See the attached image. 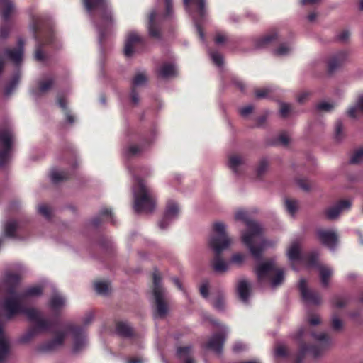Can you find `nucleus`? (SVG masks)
<instances>
[{
	"mask_svg": "<svg viewBox=\"0 0 363 363\" xmlns=\"http://www.w3.org/2000/svg\"><path fill=\"white\" fill-rule=\"evenodd\" d=\"M78 329L74 330V340L73 350L74 352H78L82 350L86 345L85 336L83 335L81 337L78 336Z\"/></svg>",
	"mask_w": 363,
	"mask_h": 363,
	"instance_id": "obj_27",
	"label": "nucleus"
},
{
	"mask_svg": "<svg viewBox=\"0 0 363 363\" xmlns=\"http://www.w3.org/2000/svg\"><path fill=\"white\" fill-rule=\"evenodd\" d=\"M235 218L245 223L247 230L242 233V241L247 247L251 255L255 259H259L264 250L271 245V243L262 237L263 228L257 222L250 220L247 213L244 210L237 211Z\"/></svg>",
	"mask_w": 363,
	"mask_h": 363,
	"instance_id": "obj_1",
	"label": "nucleus"
},
{
	"mask_svg": "<svg viewBox=\"0 0 363 363\" xmlns=\"http://www.w3.org/2000/svg\"><path fill=\"white\" fill-rule=\"evenodd\" d=\"M287 354V349L284 345L278 346L275 350V354L277 357H284Z\"/></svg>",
	"mask_w": 363,
	"mask_h": 363,
	"instance_id": "obj_51",
	"label": "nucleus"
},
{
	"mask_svg": "<svg viewBox=\"0 0 363 363\" xmlns=\"http://www.w3.org/2000/svg\"><path fill=\"white\" fill-rule=\"evenodd\" d=\"M350 35L349 31L344 30L338 35V39L342 42H346L349 39Z\"/></svg>",
	"mask_w": 363,
	"mask_h": 363,
	"instance_id": "obj_61",
	"label": "nucleus"
},
{
	"mask_svg": "<svg viewBox=\"0 0 363 363\" xmlns=\"http://www.w3.org/2000/svg\"><path fill=\"white\" fill-rule=\"evenodd\" d=\"M38 211L41 215H43L45 218H48L50 216V213H51L50 209L46 205L42 204V205L39 206Z\"/></svg>",
	"mask_w": 363,
	"mask_h": 363,
	"instance_id": "obj_50",
	"label": "nucleus"
},
{
	"mask_svg": "<svg viewBox=\"0 0 363 363\" xmlns=\"http://www.w3.org/2000/svg\"><path fill=\"white\" fill-rule=\"evenodd\" d=\"M277 38V34L276 33H272L270 34L264 36L261 40L259 44V46H264L267 44L271 43L272 40L276 39Z\"/></svg>",
	"mask_w": 363,
	"mask_h": 363,
	"instance_id": "obj_44",
	"label": "nucleus"
},
{
	"mask_svg": "<svg viewBox=\"0 0 363 363\" xmlns=\"http://www.w3.org/2000/svg\"><path fill=\"white\" fill-rule=\"evenodd\" d=\"M245 259V256L242 253H235L233 255L230 263L240 266L243 264Z\"/></svg>",
	"mask_w": 363,
	"mask_h": 363,
	"instance_id": "obj_39",
	"label": "nucleus"
},
{
	"mask_svg": "<svg viewBox=\"0 0 363 363\" xmlns=\"http://www.w3.org/2000/svg\"><path fill=\"white\" fill-rule=\"evenodd\" d=\"M50 178L53 182L57 183L66 179L67 175L65 172L54 169L50 173Z\"/></svg>",
	"mask_w": 363,
	"mask_h": 363,
	"instance_id": "obj_35",
	"label": "nucleus"
},
{
	"mask_svg": "<svg viewBox=\"0 0 363 363\" xmlns=\"http://www.w3.org/2000/svg\"><path fill=\"white\" fill-rule=\"evenodd\" d=\"M210 55L212 60L217 66H221L223 65V60L220 54L216 52H211Z\"/></svg>",
	"mask_w": 363,
	"mask_h": 363,
	"instance_id": "obj_46",
	"label": "nucleus"
},
{
	"mask_svg": "<svg viewBox=\"0 0 363 363\" xmlns=\"http://www.w3.org/2000/svg\"><path fill=\"white\" fill-rule=\"evenodd\" d=\"M179 206L174 201H169L162 220L159 223L161 229H164L170 223L177 218L179 216Z\"/></svg>",
	"mask_w": 363,
	"mask_h": 363,
	"instance_id": "obj_12",
	"label": "nucleus"
},
{
	"mask_svg": "<svg viewBox=\"0 0 363 363\" xmlns=\"http://www.w3.org/2000/svg\"><path fill=\"white\" fill-rule=\"evenodd\" d=\"M346 59V55L341 53L337 56L333 57L328 62V71L333 72L340 67Z\"/></svg>",
	"mask_w": 363,
	"mask_h": 363,
	"instance_id": "obj_24",
	"label": "nucleus"
},
{
	"mask_svg": "<svg viewBox=\"0 0 363 363\" xmlns=\"http://www.w3.org/2000/svg\"><path fill=\"white\" fill-rule=\"evenodd\" d=\"M64 334L59 335L54 340L49 342L46 346L45 350H54L56 347L60 346L64 340Z\"/></svg>",
	"mask_w": 363,
	"mask_h": 363,
	"instance_id": "obj_36",
	"label": "nucleus"
},
{
	"mask_svg": "<svg viewBox=\"0 0 363 363\" xmlns=\"http://www.w3.org/2000/svg\"><path fill=\"white\" fill-rule=\"evenodd\" d=\"M133 187L134 210L137 213H150L155 206V199L152 191L145 186L143 181L136 179Z\"/></svg>",
	"mask_w": 363,
	"mask_h": 363,
	"instance_id": "obj_3",
	"label": "nucleus"
},
{
	"mask_svg": "<svg viewBox=\"0 0 363 363\" xmlns=\"http://www.w3.org/2000/svg\"><path fill=\"white\" fill-rule=\"evenodd\" d=\"M94 289L97 294L106 295L109 291V284L106 281H96L94 283Z\"/></svg>",
	"mask_w": 363,
	"mask_h": 363,
	"instance_id": "obj_33",
	"label": "nucleus"
},
{
	"mask_svg": "<svg viewBox=\"0 0 363 363\" xmlns=\"http://www.w3.org/2000/svg\"><path fill=\"white\" fill-rule=\"evenodd\" d=\"M157 74L162 79H168L177 74V69L173 64H164L158 69Z\"/></svg>",
	"mask_w": 363,
	"mask_h": 363,
	"instance_id": "obj_21",
	"label": "nucleus"
},
{
	"mask_svg": "<svg viewBox=\"0 0 363 363\" xmlns=\"http://www.w3.org/2000/svg\"><path fill=\"white\" fill-rule=\"evenodd\" d=\"M19 81V75L16 74L13 77V80L10 82V84L6 86L5 90V94L9 95L12 90L16 88Z\"/></svg>",
	"mask_w": 363,
	"mask_h": 363,
	"instance_id": "obj_41",
	"label": "nucleus"
},
{
	"mask_svg": "<svg viewBox=\"0 0 363 363\" xmlns=\"http://www.w3.org/2000/svg\"><path fill=\"white\" fill-rule=\"evenodd\" d=\"M27 317L32 320H38L37 328L38 329H45L46 328V322L43 320L39 319V313L37 311L34 309H29L24 311Z\"/></svg>",
	"mask_w": 363,
	"mask_h": 363,
	"instance_id": "obj_25",
	"label": "nucleus"
},
{
	"mask_svg": "<svg viewBox=\"0 0 363 363\" xmlns=\"http://www.w3.org/2000/svg\"><path fill=\"white\" fill-rule=\"evenodd\" d=\"M228 166L235 174H240L245 168V160L239 155H232L229 157Z\"/></svg>",
	"mask_w": 363,
	"mask_h": 363,
	"instance_id": "obj_16",
	"label": "nucleus"
},
{
	"mask_svg": "<svg viewBox=\"0 0 363 363\" xmlns=\"http://www.w3.org/2000/svg\"><path fill=\"white\" fill-rule=\"evenodd\" d=\"M287 257L291 262L301 259V247L298 242L291 243L287 251Z\"/></svg>",
	"mask_w": 363,
	"mask_h": 363,
	"instance_id": "obj_22",
	"label": "nucleus"
},
{
	"mask_svg": "<svg viewBox=\"0 0 363 363\" xmlns=\"http://www.w3.org/2000/svg\"><path fill=\"white\" fill-rule=\"evenodd\" d=\"M351 204L352 203L350 200L340 201L336 205L327 208L325 211V214L328 219L335 220L338 218L342 211L348 210L350 208Z\"/></svg>",
	"mask_w": 363,
	"mask_h": 363,
	"instance_id": "obj_13",
	"label": "nucleus"
},
{
	"mask_svg": "<svg viewBox=\"0 0 363 363\" xmlns=\"http://www.w3.org/2000/svg\"><path fill=\"white\" fill-rule=\"evenodd\" d=\"M84 5L87 11L91 13L96 9L99 10L100 24L99 30L102 35V29L108 27L112 23L111 10L108 8L107 0H83Z\"/></svg>",
	"mask_w": 363,
	"mask_h": 363,
	"instance_id": "obj_7",
	"label": "nucleus"
},
{
	"mask_svg": "<svg viewBox=\"0 0 363 363\" xmlns=\"http://www.w3.org/2000/svg\"><path fill=\"white\" fill-rule=\"evenodd\" d=\"M279 141L281 144L286 145L289 142V136L286 133H283L279 136Z\"/></svg>",
	"mask_w": 363,
	"mask_h": 363,
	"instance_id": "obj_56",
	"label": "nucleus"
},
{
	"mask_svg": "<svg viewBox=\"0 0 363 363\" xmlns=\"http://www.w3.org/2000/svg\"><path fill=\"white\" fill-rule=\"evenodd\" d=\"M116 332L121 336L128 337L132 334V329L127 323L121 322L116 325Z\"/></svg>",
	"mask_w": 363,
	"mask_h": 363,
	"instance_id": "obj_30",
	"label": "nucleus"
},
{
	"mask_svg": "<svg viewBox=\"0 0 363 363\" xmlns=\"http://www.w3.org/2000/svg\"><path fill=\"white\" fill-rule=\"evenodd\" d=\"M42 288L40 286H34L26 290L25 292L19 294H15L13 291H9V296L4 303V308L8 313V318L13 315L22 311L21 303L25 302L29 297L38 296L42 294Z\"/></svg>",
	"mask_w": 363,
	"mask_h": 363,
	"instance_id": "obj_4",
	"label": "nucleus"
},
{
	"mask_svg": "<svg viewBox=\"0 0 363 363\" xmlns=\"http://www.w3.org/2000/svg\"><path fill=\"white\" fill-rule=\"evenodd\" d=\"M230 245V240L226 235V225L222 222L213 224V235L209 240V245L215 253L213 262V270L218 273L225 272L228 269V263L220 257V253Z\"/></svg>",
	"mask_w": 363,
	"mask_h": 363,
	"instance_id": "obj_2",
	"label": "nucleus"
},
{
	"mask_svg": "<svg viewBox=\"0 0 363 363\" xmlns=\"http://www.w3.org/2000/svg\"><path fill=\"white\" fill-rule=\"evenodd\" d=\"M267 167L268 164L265 160L261 161L257 169V174L259 176L262 174L267 170Z\"/></svg>",
	"mask_w": 363,
	"mask_h": 363,
	"instance_id": "obj_52",
	"label": "nucleus"
},
{
	"mask_svg": "<svg viewBox=\"0 0 363 363\" xmlns=\"http://www.w3.org/2000/svg\"><path fill=\"white\" fill-rule=\"evenodd\" d=\"M359 110V108H358L357 104L355 106L350 107L347 111L348 116L353 118H357V112Z\"/></svg>",
	"mask_w": 363,
	"mask_h": 363,
	"instance_id": "obj_54",
	"label": "nucleus"
},
{
	"mask_svg": "<svg viewBox=\"0 0 363 363\" xmlns=\"http://www.w3.org/2000/svg\"><path fill=\"white\" fill-rule=\"evenodd\" d=\"M253 111V107L252 106H247L244 108H242L240 110V113L242 116H247L250 113H251Z\"/></svg>",
	"mask_w": 363,
	"mask_h": 363,
	"instance_id": "obj_58",
	"label": "nucleus"
},
{
	"mask_svg": "<svg viewBox=\"0 0 363 363\" xmlns=\"http://www.w3.org/2000/svg\"><path fill=\"white\" fill-rule=\"evenodd\" d=\"M0 6L4 8L3 18L7 21L10 14L14 11V5L11 0H0Z\"/></svg>",
	"mask_w": 363,
	"mask_h": 363,
	"instance_id": "obj_26",
	"label": "nucleus"
},
{
	"mask_svg": "<svg viewBox=\"0 0 363 363\" xmlns=\"http://www.w3.org/2000/svg\"><path fill=\"white\" fill-rule=\"evenodd\" d=\"M19 280L20 278L18 275L11 273L6 274L5 277L6 283L9 285L16 284L19 281Z\"/></svg>",
	"mask_w": 363,
	"mask_h": 363,
	"instance_id": "obj_45",
	"label": "nucleus"
},
{
	"mask_svg": "<svg viewBox=\"0 0 363 363\" xmlns=\"http://www.w3.org/2000/svg\"><path fill=\"white\" fill-rule=\"evenodd\" d=\"M161 20L156 11H153L150 13L149 16L148 30L151 37L158 38H160V30L157 26V21Z\"/></svg>",
	"mask_w": 363,
	"mask_h": 363,
	"instance_id": "obj_15",
	"label": "nucleus"
},
{
	"mask_svg": "<svg viewBox=\"0 0 363 363\" xmlns=\"http://www.w3.org/2000/svg\"><path fill=\"white\" fill-rule=\"evenodd\" d=\"M298 287L301 296L306 302L311 304H319L320 303L321 298L320 295L307 289L305 279H301L300 280Z\"/></svg>",
	"mask_w": 363,
	"mask_h": 363,
	"instance_id": "obj_14",
	"label": "nucleus"
},
{
	"mask_svg": "<svg viewBox=\"0 0 363 363\" xmlns=\"http://www.w3.org/2000/svg\"><path fill=\"white\" fill-rule=\"evenodd\" d=\"M363 161V147L357 150L350 159V162L357 164Z\"/></svg>",
	"mask_w": 363,
	"mask_h": 363,
	"instance_id": "obj_43",
	"label": "nucleus"
},
{
	"mask_svg": "<svg viewBox=\"0 0 363 363\" xmlns=\"http://www.w3.org/2000/svg\"><path fill=\"white\" fill-rule=\"evenodd\" d=\"M198 6L199 14L202 16L204 14L205 0H199Z\"/></svg>",
	"mask_w": 363,
	"mask_h": 363,
	"instance_id": "obj_63",
	"label": "nucleus"
},
{
	"mask_svg": "<svg viewBox=\"0 0 363 363\" xmlns=\"http://www.w3.org/2000/svg\"><path fill=\"white\" fill-rule=\"evenodd\" d=\"M213 307L218 311H223L225 308V298L223 294L219 295L213 303Z\"/></svg>",
	"mask_w": 363,
	"mask_h": 363,
	"instance_id": "obj_38",
	"label": "nucleus"
},
{
	"mask_svg": "<svg viewBox=\"0 0 363 363\" xmlns=\"http://www.w3.org/2000/svg\"><path fill=\"white\" fill-rule=\"evenodd\" d=\"M147 82V77L144 73H138L136 74L133 81L134 86H140L144 85Z\"/></svg>",
	"mask_w": 363,
	"mask_h": 363,
	"instance_id": "obj_37",
	"label": "nucleus"
},
{
	"mask_svg": "<svg viewBox=\"0 0 363 363\" xmlns=\"http://www.w3.org/2000/svg\"><path fill=\"white\" fill-rule=\"evenodd\" d=\"M12 140L13 134L11 130H0V143L4 148L0 152V165H3L9 157Z\"/></svg>",
	"mask_w": 363,
	"mask_h": 363,
	"instance_id": "obj_9",
	"label": "nucleus"
},
{
	"mask_svg": "<svg viewBox=\"0 0 363 363\" xmlns=\"http://www.w3.org/2000/svg\"><path fill=\"white\" fill-rule=\"evenodd\" d=\"M343 132H342V125L341 122L338 121L335 124V137L337 140H340L342 138Z\"/></svg>",
	"mask_w": 363,
	"mask_h": 363,
	"instance_id": "obj_47",
	"label": "nucleus"
},
{
	"mask_svg": "<svg viewBox=\"0 0 363 363\" xmlns=\"http://www.w3.org/2000/svg\"><path fill=\"white\" fill-rule=\"evenodd\" d=\"M311 335L315 339V340H316V345L311 348L308 347L306 345H301L296 363H301L302 359L307 353L314 358L319 357L330 347L331 345V340L326 334L320 333L317 335L311 333Z\"/></svg>",
	"mask_w": 363,
	"mask_h": 363,
	"instance_id": "obj_5",
	"label": "nucleus"
},
{
	"mask_svg": "<svg viewBox=\"0 0 363 363\" xmlns=\"http://www.w3.org/2000/svg\"><path fill=\"white\" fill-rule=\"evenodd\" d=\"M308 322L311 325H316L320 323V319L318 315H313L308 318Z\"/></svg>",
	"mask_w": 363,
	"mask_h": 363,
	"instance_id": "obj_62",
	"label": "nucleus"
},
{
	"mask_svg": "<svg viewBox=\"0 0 363 363\" xmlns=\"http://www.w3.org/2000/svg\"><path fill=\"white\" fill-rule=\"evenodd\" d=\"M192 348L191 346L180 347L177 350L178 357L184 363H194L191 357Z\"/></svg>",
	"mask_w": 363,
	"mask_h": 363,
	"instance_id": "obj_23",
	"label": "nucleus"
},
{
	"mask_svg": "<svg viewBox=\"0 0 363 363\" xmlns=\"http://www.w3.org/2000/svg\"><path fill=\"white\" fill-rule=\"evenodd\" d=\"M271 90L268 88H264L262 89H257L255 91V96L257 99H263L266 98L269 95Z\"/></svg>",
	"mask_w": 363,
	"mask_h": 363,
	"instance_id": "obj_48",
	"label": "nucleus"
},
{
	"mask_svg": "<svg viewBox=\"0 0 363 363\" xmlns=\"http://www.w3.org/2000/svg\"><path fill=\"white\" fill-rule=\"evenodd\" d=\"M141 152V149L137 145H131L128 147L125 151V154L128 156H133L139 154Z\"/></svg>",
	"mask_w": 363,
	"mask_h": 363,
	"instance_id": "obj_49",
	"label": "nucleus"
},
{
	"mask_svg": "<svg viewBox=\"0 0 363 363\" xmlns=\"http://www.w3.org/2000/svg\"><path fill=\"white\" fill-rule=\"evenodd\" d=\"M332 325H333V329H335L336 330H340L342 327V321L336 316L333 317Z\"/></svg>",
	"mask_w": 363,
	"mask_h": 363,
	"instance_id": "obj_53",
	"label": "nucleus"
},
{
	"mask_svg": "<svg viewBox=\"0 0 363 363\" xmlns=\"http://www.w3.org/2000/svg\"><path fill=\"white\" fill-rule=\"evenodd\" d=\"M293 50V48L287 44H281L278 48L274 50V55L281 57L289 55Z\"/></svg>",
	"mask_w": 363,
	"mask_h": 363,
	"instance_id": "obj_34",
	"label": "nucleus"
},
{
	"mask_svg": "<svg viewBox=\"0 0 363 363\" xmlns=\"http://www.w3.org/2000/svg\"><path fill=\"white\" fill-rule=\"evenodd\" d=\"M65 305V300L58 294L54 295L50 302V306L52 310H58Z\"/></svg>",
	"mask_w": 363,
	"mask_h": 363,
	"instance_id": "obj_28",
	"label": "nucleus"
},
{
	"mask_svg": "<svg viewBox=\"0 0 363 363\" xmlns=\"http://www.w3.org/2000/svg\"><path fill=\"white\" fill-rule=\"evenodd\" d=\"M227 38L223 33H218L215 37V43L218 45L222 44L225 42Z\"/></svg>",
	"mask_w": 363,
	"mask_h": 363,
	"instance_id": "obj_59",
	"label": "nucleus"
},
{
	"mask_svg": "<svg viewBox=\"0 0 363 363\" xmlns=\"http://www.w3.org/2000/svg\"><path fill=\"white\" fill-rule=\"evenodd\" d=\"M200 293L203 297L207 298L208 295V283H203L200 286Z\"/></svg>",
	"mask_w": 363,
	"mask_h": 363,
	"instance_id": "obj_57",
	"label": "nucleus"
},
{
	"mask_svg": "<svg viewBox=\"0 0 363 363\" xmlns=\"http://www.w3.org/2000/svg\"><path fill=\"white\" fill-rule=\"evenodd\" d=\"M317 237L320 242L333 250L337 243V234L334 230L319 229L317 230Z\"/></svg>",
	"mask_w": 363,
	"mask_h": 363,
	"instance_id": "obj_11",
	"label": "nucleus"
},
{
	"mask_svg": "<svg viewBox=\"0 0 363 363\" xmlns=\"http://www.w3.org/2000/svg\"><path fill=\"white\" fill-rule=\"evenodd\" d=\"M291 107L287 104H283L280 108V113L283 117H286L287 114L290 112Z\"/></svg>",
	"mask_w": 363,
	"mask_h": 363,
	"instance_id": "obj_55",
	"label": "nucleus"
},
{
	"mask_svg": "<svg viewBox=\"0 0 363 363\" xmlns=\"http://www.w3.org/2000/svg\"><path fill=\"white\" fill-rule=\"evenodd\" d=\"M285 207L287 212L294 217L298 211V202L294 199H286L285 200Z\"/></svg>",
	"mask_w": 363,
	"mask_h": 363,
	"instance_id": "obj_32",
	"label": "nucleus"
},
{
	"mask_svg": "<svg viewBox=\"0 0 363 363\" xmlns=\"http://www.w3.org/2000/svg\"><path fill=\"white\" fill-rule=\"evenodd\" d=\"M357 105L359 108V111L363 112V93L359 95L357 100Z\"/></svg>",
	"mask_w": 363,
	"mask_h": 363,
	"instance_id": "obj_64",
	"label": "nucleus"
},
{
	"mask_svg": "<svg viewBox=\"0 0 363 363\" xmlns=\"http://www.w3.org/2000/svg\"><path fill=\"white\" fill-rule=\"evenodd\" d=\"M18 228V224L15 220H9L4 225V233L8 237H13Z\"/></svg>",
	"mask_w": 363,
	"mask_h": 363,
	"instance_id": "obj_31",
	"label": "nucleus"
},
{
	"mask_svg": "<svg viewBox=\"0 0 363 363\" xmlns=\"http://www.w3.org/2000/svg\"><path fill=\"white\" fill-rule=\"evenodd\" d=\"M143 43V38L135 31L130 32L128 34L125 40L124 53L126 57H131L135 53L138 47Z\"/></svg>",
	"mask_w": 363,
	"mask_h": 363,
	"instance_id": "obj_10",
	"label": "nucleus"
},
{
	"mask_svg": "<svg viewBox=\"0 0 363 363\" xmlns=\"http://www.w3.org/2000/svg\"><path fill=\"white\" fill-rule=\"evenodd\" d=\"M9 342L4 333L2 327L0 325V363H1L9 353Z\"/></svg>",
	"mask_w": 363,
	"mask_h": 363,
	"instance_id": "obj_20",
	"label": "nucleus"
},
{
	"mask_svg": "<svg viewBox=\"0 0 363 363\" xmlns=\"http://www.w3.org/2000/svg\"><path fill=\"white\" fill-rule=\"evenodd\" d=\"M225 340V337L223 335H214L207 343L206 348L212 350L217 353H220Z\"/></svg>",
	"mask_w": 363,
	"mask_h": 363,
	"instance_id": "obj_17",
	"label": "nucleus"
},
{
	"mask_svg": "<svg viewBox=\"0 0 363 363\" xmlns=\"http://www.w3.org/2000/svg\"><path fill=\"white\" fill-rule=\"evenodd\" d=\"M153 295L155 300V317L163 318L169 311L167 303L165 300V290L161 286V276L157 271L153 273Z\"/></svg>",
	"mask_w": 363,
	"mask_h": 363,
	"instance_id": "obj_8",
	"label": "nucleus"
},
{
	"mask_svg": "<svg viewBox=\"0 0 363 363\" xmlns=\"http://www.w3.org/2000/svg\"><path fill=\"white\" fill-rule=\"evenodd\" d=\"M255 273L259 283L268 280L271 274L274 272V277L272 279L271 285L273 288L279 286L284 279V274L282 269H275V264L273 261H267L259 263L255 268Z\"/></svg>",
	"mask_w": 363,
	"mask_h": 363,
	"instance_id": "obj_6",
	"label": "nucleus"
},
{
	"mask_svg": "<svg viewBox=\"0 0 363 363\" xmlns=\"http://www.w3.org/2000/svg\"><path fill=\"white\" fill-rule=\"evenodd\" d=\"M250 284L245 279H240L238 284V293L240 298L245 303H247L250 296Z\"/></svg>",
	"mask_w": 363,
	"mask_h": 363,
	"instance_id": "obj_18",
	"label": "nucleus"
},
{
	"mask_svg": "<svg viewBox=\"0 0 363 363\" xmlns=\"http://www.w3.org/2000/svg\"><path fill=\"white\" fill-rule=\"evenodd\" d=\"M9 28L7 26L0 27V40L5 39L9 35Z\"/></svg>",
	"mask_w": 363,
	"mask_h": 363,
	"instance_id": "obj_60",
	"label": "nucleus"
},
{
	"mask_svg": "<svg viewBox=\"0 0 363 363\" xmlns=\"http://www.w3.org/2000/svg\"><path fill=\"white\" fill-rule=\"evenodd\" d=\"M319 270L322 284L324 286H327L328 285L329 279L332 275L333 271L331 269L324 266L320 267Z\"/></svg>",
	"mask_w": 363,
	"mask_h": 363,
	"instance_id": "obj_29",
	"label": "nucleus"
},
{
	"mask_svg": "<svg viewBox=\"0 0 363 363\" xmlns=\"http://www.w3.org/2000/svg\"><path fill=\"white\" fill-rule=\"evenodd\" d=\"M7 57L15 63H18L22 60L23 55V42L18 40V48L15 50H7L6 51Z\"/></svg>",
	"mask_w": 363,
	"mask_h": 363,
	"instance_id": "obj_19",
	"label": "nucleus"
},
{
	"mask_svg": "<svg viewBox=\"0 0 363 363\" xmlns=\"http://www.w3.org/2000/svg\"><path fill=\"white\" fill-rule=\"evenodd\" d=\"M316 107L320 111H330L334 108L335 104L327 101H323L319 103Z\"/></svg>",
	"mask_w": 363,
	"mask_h": 363,
	"instance_id": "obj_42",
	"label": "nucleus"
},
{
	"mask_svg": "<svg viewBox=\"0 0 363 363\" xmlns=\"http://www.w3.org/2000/svg\"><path fill=\"white\" fill-rule=\"evenodd\" d=\"M53 85V80L48 79L40 83L39 91L42 93L48 91Z\"/></svg>",
	"mask_w": 363,
	"mask_h": 363,
	"instance_id": "obj_40",
	"label": "nucleus"
}]
</instances>
